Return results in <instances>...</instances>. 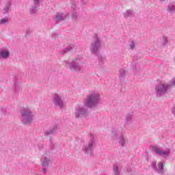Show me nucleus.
<instances>
[{"label":"nucleus","mask_w":175,"mask_h":175,"mask_svg":"<svg viewBox=\"0 0 175 175\" xmlns=\"http://www.w3.org/2000/svg\"><path fill=\"white\" fill-rule=\"evenodd\" d=\"M72 49V47H70V46H69L67 48L64 49L63 50H62L59 53L60 54H65L66 53H67V51H70V50Z\"/></svg>","instance_id":"b1692460"},{"label":"nucleus","mask_w":175,"mask_h":175,"mask_svg":"<svg viewBox=\"0 0 175 175\" xmlns=\"http://www.w3.org/2000/svg\"><path fill=\"white\" fill-rule=\"evenodd\" d=\"M133 118V113H129L126 115V121L127 122H129V121H132V119Z\"/></svg>","instance_id":"4be33fe9"},{"label":"nucleus","mask_w":175,"mask_h":175,"mask_svg":"<svg viewBox=\"0 0 175 175\" xmlns=\"http://www.w3.org/2000/svg\"><path fill=\"white\" fill-rule=\"evenodd\" d=\"M10 57V51L9 49L3 48L1 49V58H3V59H8Z\"/></svg>","instance_id":"2eb2a0df"},{"label":"nucleus","mask_w":175,"mask_h":175,"mask_svg":"<svg viewBox=\"0 0 175 175\" xmlns=\"http://www.w3.org/2000/svg\"><path fill=\"white\" fill-rule=\"evenodd\" d=\"M68 16L66 13L59 12L55 15V18L56 21H64Z\"/></svg>","instance_id":"dca6fc26"},{"label":"nucleus","mask_w":175,"mask_h":175,"mask_svg":"<svg viewBox=\"0 0 175 175\" xmlns=\"http://www.w3.org/2000/svg\"><path fill=\"white\" fill-rule=\"evenodd\" d=\"M21 115L22 124L25 125H31L32 124L35 115H33V112H32L29 107H23L21 110Z\"/></svg>","instance_id":"7ed1b4c3"},{"label":"nucleus","mask_w":175,"mask_h":175,"mask_svg":"<svg viewBox=\"0 0 175 175\" xmlns=\"http://www.w3.org/2000/svg\"><path fill=\"white\" fill-rule=\"evenodd\" d=\"M129 47L131 50H133V49H135V44L133 41H131L129 45Z\"/></svg>","instance_id":"cd10ccee"},{"label":"nucleus","mask_w":175,"mask_h":175,"mask_svg":"<svg viewBox=\"0 0 175 175\" xmlns=\"http://www.w3.org/2000/svg\"><path fill=\"white\" fill-rule=\"evenodd\" d=\"M163 165H165V161L161 160L160 162L157 163V161L152 162V167L154 169L156 173L161 174L163 173Z\"/></svg>","instance_id":"f8f14e48"},{"label":"nucleus","mask_w":175,"mask_h":175,"mask_svg":"<svg viewBox=\"0 0 175 175\" xmlns=\"http://www.w3.org/2000/svg\"><path fill=\"white\" fill-rule=\"evenodd\" d=\"M58 132H59V128L58 126L55 125L46 130L44 133V136H46V137H50L51 135H55V133Z\"/></svg>","instance_id":"ddd939ff"},{"label":"nucleus","mask_w":175,"mask_h":175,"mask_svg":"<svg viewBox=\"0 0 175 175\" xmlns=\"http://www.w3.org/2000/svg\"><path fill=\"white\" fill-rule=\"evenodd\" d=\"M96 147V141L95 140V135L94 134H90V138L86 146L83 147V151L85 154L91 155L92 154L94 149Z\"/></svg>","instance_id":"39448f33"},{"label":"nucleus","mask_w":175,"mask_h":175,"mask_svg":"<svg viewBox=\"0 0 175 175\" xmlns=\"http://www.w3.org/2000/svg\"><path fill=\"white\" fill-rule=\"evenodd\" d=\"M160 1V2H163V1H165V0H159Z\"/></svg>","instance_id":"f704fd0d"},{"label":"nucleus","mask_w":175,"mask_h":175,"mask_svg":"<svg viewBox=\"0 0 175 175\" xmlns=\"http://www.w3.org/2000/svg\"><path fill=\"white\" fill-rule=\"evenodd\" d=\"M170 84L165 81H159L155 86V92L157 96H163L170 91Z\"/></svg>","instance_id":"20e7f679"},{"label":"nucleus","mask_w":175,"mask_h":175,"mask_svg":"<svg viewBox=\"0 0 175 175\" xmlns=\"http://www.w3.org/2000/svg\"><path fill=\"white\" fill-rule=\"evenodd\" d=\"M99 103H100V94L98 92H94L90 94L83 101L84 106L90 109L96 107Z\"/></svg>","instance_id":"f03ea898"},{"label":"nucleus","mask_w":175,"mask_h":175,"mask_svg":"<svg viewBox=\"0 0 175 175\" xmlns=\"http://www.w3.org/2000/svg\"><path fill=\"white\" fill-rule=\"evenodd\" d=\"M135 14H136L135 11H132L131 10H127L125 12H124L125 18H128V17H135Z\"/></svg>","instance_id":"f3484780"},{"label":"nucleus","mask_w":175,"mask_h":175,"mask_svg":"<svg viewBox=\"0 0 175 175\" xmlns=\"http://www.w3.org/2000/svg\"><path fill=\"white\" fill-rule=\"evenodd\" d=\"M88 109L85 107L77 105L75 109V118H81L83 117H87L88 116Z\"/></svg>","instance_id":"6e6552de"},{"label":"nucleus","mask_w":175,"mask_h":175,"mask_svg":"<svg viewBox=\"0 0 175 175\" xmlns=\"http://www.w3.org/2000/svg\"><path fill=\"white\" fill-rule=\"evenodd\" d=\"M1 111L3 114V116H5V114H6L7 111H8V109L6 108H2L1 109Z\"/></svg>","instance_id":"2f4dec72"},{"label":"nucleus","mask_w":175,"mask_h":175,"mask_svg":"<svg viewBox=\"0 0 175 175\" xmlns=\"http://www.w3.org/2000/svg\"><path fill=\"white\" fill-rule=\"evenodd\" d=\"M38 5H32L29 10V12L31 14H33L35 13H36L38 12Z\"/></svg>","instance_id":"412c9836"},{"label":"nucleus","mask_w":175,"mask_h":175,"mask_svg":"<svg viewBox=\"0 0 175 175\" xmlns=\"http://www.w3.org/2000/svg\"><path fill=\"white\" fill-rule=\"evenodd\" d=\"M167 12H168V13H174L175 5L173 4H169L167 7Z\"/></svg>","instance_id":"6ab92c4d"},{"label":"nucleus","mask_w":175,"mask_h":175,"mask_svg":"<svg viewBox=\"0 0 175 175\" xmlns=\"http://www.w3.org/2000/svg\"><path fill=\"white\" fill-rule=\"evenodd\" d=\"M53 103L56 106V107H59V109H64L65 105L64 104V96L62 94H55L53 96Z\"/></svg>","instance_id":"1a4fd4ad"},{"label":"nucleus","mask_w":175,"mask_h":175,"mask_svg":"<svg viewBox=\"0 0 175 175\" xmlns=\"http://www.w3.org/2000/svg\"><path fill=\"white\" fill-rule=\"evenodd\" d=\"M121 172V167L118 165H114L113 166V173L115 175H120V173Z\"/></svg>","instance_id":"aec40b11"},{"label":"nucleus","mask_w":175,"mask_h":175,"mask_svg":"<svg viewBox=\"0 0 175 175\" xmlns=\"http://www.w3.org/2000/svg\"><path fill=\"white\" fill-rule=\"evenodd\" d=\"M72 9H73V12L72 14V20H77L79 18V14L76 12V10H77V9H76V5H72Z\"/></svg>","instance_id":"a211bd4d"},{"label":"nucleus","mask_w":175,"mask_h":175,"mask_svg":"<svg viewBox=\"0 0 175 175\" xmlns=\"http://www.w3.org/2000/svg\"><path fill=\"white\" fill-rule=\"evenodd\" d=\"M100 49H102L100 40L99 39L98 34H95L94 36V40L92 42L90 46V51L92 54H98V52Z\"/></svg>","instance_id":"423d86ee"},{"label":"nucleus","mask_w":175,"mask_h":175,"mask_svg":"<svg viewBox=\"0 0 175 175\" xmlns=\"http://www.w3.org/2000/svg\"><path fill=\"white\" fill-rule=\"evenodd\" d=\"M49 141H50V148H51V150H54V146H55V144L54 143V141H53L51 139V138H49Z\"/></svg>","instance_id":"bb28decb"},{"label":"nucleus","mask_w":175,"mask_h":175,"mask_svg":"<svg viewBox=\"0 0 175 175\" xmlns=\"http://www.w3.org/2000/svg\"><path fill=\"white\" fill-rule=\"evenodd\" d=\"M127 172H128V175H134L135 174V171L132 169H129Z\"/></svg>","instance_id":"c85d7f7f"},{"label":"nucleus","mask_w":175,"mask_h":175,"mask_svg":"<svg viewBox=\"0 0 175 175\" xmlns=\"http://www.w3.org/2000/svg\"><path fill=\"white\" fill-rule=\"evenodd\" d=\"M98 61H100V62H103V57H98Z\"/></svg>","instance_id":"72a5a7b5"},{"label":"nucleus","mask_w":175,"mask_h":175,"mask_svg":"<svg viewBox=\"0 0 175 175\" xmlns=\"http://www.w3.org/2000/svg\"><path fill=\"white\" fill-rule=\"evenodd\" d=\"M10 6H12V1L8 0L4 3L2 8V14H8L10 10Z\"/></svg>","instance_id":"4468645a"},{"label":"nucleus","mask_w":175,"mask_h":175,"mask_svg":"<svg viewBox=\"0 0 175 175\" xmlns=\"http://www.w3.org/2000/svg\"><path fill=\"white\" fill-rule=\"evenodd\" d=\"M40 162L43 167H49L50 163L53 162V158L51 156H50V153L45 152L44 154H42L40 159Z\"/></svg>","instance_id":"9d476101"},{"label":"nucleus","mask_w":175,"mask_h":175,"mask_svg":"<svg viewBox=\"0 0 175 175\" xmlns=\"http://www.w3.org/2000/svg\"><path fill=\"white\" fill-rule=\"evenodd\" d=\"M9 23V17L5 16L1 19V24H8Z\"/></svg>","instance_id":"5701e85b"},{"label":"nucleus","mask_w":175,"mask_h":175,"mask_svg":"<svg viewBox=\"0 0 175 175\" xmlns=\"http://www.w3.org/2000/svg\"><path fill=\"white\" fill-rule=\"evenodd\" d=\"M125 73H126L125 70L124 69H121L120 70V77H125Z\"/></svg>","instance_id":"a878e982"},{"label":"nucleus","mask_w":175,"mask_h":175,"mask_svg":"<svg viewBox=\"0 0 175 175\" xmlns=\"http://www.w3.org/2000/svg\"><path fill=\"white\" fill-rule=\"evenodd\" d=\"M167 43V37H163V44H166Z\"/></svg>","instance_id":"7c9ffc66"},{"label":"nucleus","mask_w":175,"mask_h":175,"mask_svg":"<svg viewBox=\"0 0 175 175\" xmlns=\"http://www.w3.org/2000/svg\"><path fill=\"white\" fill-rule=\"evenodd\" d=\"M152 151L154 154L162 157L163 158H167L170 155V148H167L165 150L163 149L159 148L158 147H152Z\"/></svg>","instance_id":"9b49d317"},{"label":"nucleus","mask_w":175,"mask_h":175,"mask_svg":"<svg viewBox=\"0 0 175 175\" xmlns=\"http://www.w3.org/2000/svg\"><path fill=\"white\" fill-rule=\"evenodd\" d=\"M168 84L170 85V88H172V87H175V78H173L172 79H171L169 82Z\"/></svg>","instance_id":"393cba45"},{"label":"nucleus","mask_w":175,"mask_h":175,"mask_svg":"<svg viewBox=\"0 0 175 175\" xmlns=\"http://www.w3.org/2000/svg\"><path fill=\"white\" fill-rule=\"evenodd\" d=\"M83 59H84L83 55H77L70 62L68 60H64L63 64L70 72H83V67L80 65V64L83 65Z\"/></svg>","instance_id":"f257e3e1"},{"label":"nucleus","mask_w":175,"mask_h":175,"mask_svg":"<svg viewBox=\"0 0 175 175\" xmlns=\"http://www.w3.org/2000/svg\"><path fill=\"white\" fill-rule=\"evenodd\" d=\"M42 173H44V174H46L47 173V169L46 167L42 168Z\"/></svg>","instance_id":"473e14b6"},{"label":"nucleus","mask_w":175,"mask_h":175,"mask_svg":"<svg viewBox=\"0 0 175 175\" xmlns=\"http://www.w3.org/2000/svg\"><path fill=\"white\" fill-rule=\"evenodd\" d=\"M111 137L113 140H117L118 139V143L122 147H125L126 141L125 137L122 135V133L118 132V130L113 129L111 132Z\"/></svg>","instance_id":"0eeeda50"},{"label":"nucleus","mask_w":175,"mask_h":175,"mask_svg":"<svg viewBox=\"0 0 175 175\" xmlns=\"http://www.w3.org/2000/svg\"><path fill=\"white\" fill-rule=\"evenodd\" d=\"M39 3H40V0H33V5L35 6H39Z\"/></svg>","instance_id":"c756f323"}]
</instances>
